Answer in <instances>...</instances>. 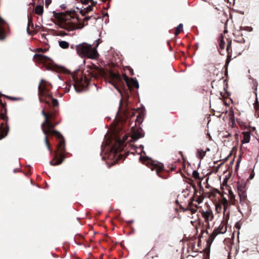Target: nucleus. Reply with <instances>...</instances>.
I'll return each instance as SVG.
<instances>
[{"mask_svg": "<svg viewBox=\"0 0 259 259\" xmlns=\"http://www.w3.org/2000/svg\"><path fill=\"white\" fill-rule=\"evenodd\" d=\"M226 42L224 40V37L222 35L220 38V41L219 44V51L221 55H224V50L225 48Z\"/></svg>", "mask_w": 259, "mask_h": 259, "instance_id": "6ab92c4d", "label": "nucleus"}, {"mask_svg": "<svg viewBox=\"0 0 259 259\" xmlns=\"http://www.w3.org/2000/svg\"><path fill=\"white\" fill-rule=\"evenodd\" d=\"M96 41V44L94 47L91 45L85 42L76 45V51L78 55L92 59H97L99 57V54L97 52V48L102 40L99 38Z\"/></svg>", "mask_w": 259, "mask_h": 259, "instance_id": "39448f33", "label": "nucleus"}, {"mask_svg": "<svg viewBox=\"0 0 259 259\" xmlns=\"http://www.w3.org/2000/svg\"><path fill=\"white\" fill-rule=\"evenodd\" d=\"M206 154V152L202 149H198L197 151V156L200 159H202Z\"/></svg>", "mask_w": 259, "mask_h": 259, "instance_id": "393cba45", "label": "nucleus"}, {"mask_svg": "<svg viewBox=\"0 0 259 259\" xmlns=\"http://www.w3.org/2000/svg\"><path fill=\"white\" fill-rule=\"evenodd\" d=\"M90 70L88 74H84L80 70H78L72 74V79L74 88L77 92L83 91L89 84L92 78H97L102 73V70L95 64L89 66Z\"/></svg>", "mask_w": 259, "mask_h": 259, "instance_id": "7ed1b4c3", "label": "nucleus"}, {"mask_svg": "<svg viewBox=\"0 0 259 259\" xmlns=\"http://www.w3.org/2000/svg\"><path fill=\"white\" fill-rule=\"evenodd\" d=\"M33 60L37 63H48L50 66L51 65L52 60L49 57L42 54H35L33 56Z\"/></svg>", "mask_w": 259, "mask_h": 259, "instance_id": "ddd939ff", "label": "nucleus"}, {"mask_svg": "<svg viewBox=\"0 0 259 259\" xmlns=\"http://www.w3.org/2000/svg\"><path fill=\"white\" fill-rule=\"evenodd\" d=\"M7 106L1 107L0 118L3 120L0 124V140L5 138L9 132V126L8 124L9 117L7 116Z\"/></svg>", "mask_w": 259, "mask_h": 259, "instance_id": "423d86ee", "label": "nucleus"}, {"mask_svg": "<svg viewBox=\"0 0 259 259\" xmlns=\"http://www.w3.org/2000/svg\"><path fill=\"white\" fill-rule=\"evenodd\" d=\"M180 153L181 154H182V152H180Z\"/></svg>", "mask_w": 259, "mask_h": 259, "instance_id": "603ef678", "label": "nucleus"}, {"mask_svg": "<svg viewBox=\"0 0 259 259\" xmlns=\"http://www.w3.org/2000/svg\"><path fill=\"white\" fill-rule=\"evenodd\" d=\"M61 8L62 9H66V6L64 5H62L61 6Z\"/></svg>", "mask_w": 259, "mask_h": 259, "instance_id": "a18cd8bd", "label": "nucleus"}, {"mask_svg": "<svg viewBox=\"0 0 259 259\" xmlns=\"http://www.w3.org/2000/svg\"><path fill=\"white\" fill-rule=\"evenodd\" d=\"M203 198L201 197H199L198 198H197L195 200V201H196L198 204L201 203L203 201Z\"/></svg>", "mask_w": 259, "mask_h": 259, "instance_id": "e433bc0d", "label": "nucleus"}, {"mask_svg": "<svg viewBox=\"0 0 259 259\" xmlns=\"http://www.w3.org/2000/svg\"><path fill=\"white\" fill-rule=\"evenodd\" d=\"M2 96H0V97H1ZM7 106V104H6V102H3L2 100V99H0V106L1 107H2V106Z\"/></svg>", "mask_w": 259, "mask_h": 259, "instance_id": "79ce46f5", "label": "nucleus"}, {"mask_svg": "<svg viewBox=\"0 0 259 259\" xmlns=\"http://www.w3.org/2000/svg\"><path fill=\"white\" fill-rule=\"evenodd\" d=\"M33 27L32 18L31 16H29L28 18V24L27 27V32L29 35H33L34 34L33 31H31L30 28L31 27L33 29Z\"/></svg>", "mask_w": 259, "mask_h": 259, "instance_id": "aec40b11", "label": "nucleus"}, {"mask_svg": "<svg viewBox=\"0 0 259 259\" xmlns=\"http://www.w3.org/2000/svg\"><path fill=\"white\" fill-rule=\"evenodd\" d=\"M52 2V0H45V6L46 7H48V6L51 4Z\"/></svg>", "mask_w": 259, "mask_h": 259, "instance_id": "58836bf2", "label": "nucleus"}, {"mask_svg": "<svg viewBox=\"0 0 259 259\" xmlns=\"http://www.w3.org/2000/svg\"><path fill=\"white\" fill-rule=\"evenodd\" d=\"M237 189L238 195H246V183L243 181L238 182Z\"/></svg>", "mask_w": 259, "mask_h": 259, "instance_id": "a211bd4d", "label": "nucleus"}, {"mask_svg": "<svg viewBox=\"0 0 259 259\" xmlns=\"http://www.w3.org/2000/svg\"><path fill=\"white\" fill-rule=\"evenodd\" d=\"M230 202L231 204L233 205H237L238 204L237 200L235 199V196L229 198Z\"/></svg>", "mask_w": 259, "mask_h": 259, "instance_id": "7c9ffc66", "label": "nucleus"}, {"mask_svg": "<svg viewBox=\"0 0 259 259\" xmlns=\"http://www.w3.org/2000/svg\"><path fill=\"white\" fill-rule=\"evenodd\" d=\"M8 28V23L0 17V40H2L6 37V29Z\"/></svg>", "mask_w": 259, "mask_h": 259, "instance_id": "4468645a", "label": "nucleus"}, {"mask_svg": "<svg viewBox=\"0 0 259 259\" xmlns=\"http://www.w3.org/2000/svg\"><path fill=\"white\" fill-rule=\"evenodd\" d=\"M174 170V168H171V170Z\"/></svg>", "mask_w": 259, "mask_h": 259, "instance_id": "864d4df0", "label": "nucleus"}, {"mask_svg": "<svg viewBox=\"0 0 259 259\" xmlns=\"http://www.w3.org/2000/svg\"><path fill=\"white\" fill-rule=\"evenodd\" d=\"M0 96H4V97H5L7 99H10L11 100H12V101H19V100H21L22 99L21 98H16V97H10V96H8L7 95L2 94L1 93H0Z\"/></svg>", "mask_w": 259, "mask_h": 259, "instance_id": "cd10ccee", "label": "nucleus"}, {"mask_svg": "<svg viewBox=\"0 0 259 259\" xmlns=\"http://www.w3.org/2000/svg\"><path fill=\"white\" fill-rule=\"evenodd\" d=\"M121 102H122V101L121 100L120 101V104L119 108V110H120V109L121 108Z\"/></svg>", "mask_w": 259, "mask_h": 259, "instance_id": "de8ad7c7", "label": "nucleus"}, {"mask_svg": "<svg viewBox=\"0 0 259 259\" xmlns=\"http://www.w3.org/2000/svg\"><path fill=\"white\" fill-rule=\"evenodd\" d=\"M224 208V214L225 215V213L227 212V217H229V211L227 212V209L230 207V204H229V202L227 203V205H222Z\"/></svg>", "mask_w": 259, "mask_h": 259, "instance_id": "c756f323", "label": "nucleus"}, {"mask_svg": "<svg viewBox=\"0 0 259 259\" xmlns=\"http://www.w3.org/2000/svg\"><path fill=\"white\" fill-rule=\"evenodd\" d=\"M65 34H66V33H62L61 35H64Z\"/></svg>", "mask_w": 259, "mask_h": 259, "instance_id": "3c124183", "label": "nucleus"}, {"mask_svg": "<svg viewBox=\"0 0 259 259\" xmlns=\"http://www.w3.org/2000/svg\"><path fill=\"white\" fill-rule=\"evenodd\" d=\"M253 175H250V176H249V178L250 179H252L253 178Z\"/></svg>", "mask_w": 259, "mask_h": 259, "instance_id": "09e8293b", "label": "nucleus"}, {"mask_svg": "<svg viewBox=\"0 0 259 259\" xmlns=\"http://www.w3.org/2000/svg\"><path fill=\"white\" fill-rule=\"evenodd\" d=\"M143 116L141 114H139L136 119V122L138 123H141L142 122Z\"/></svg>", "mask_w": 259, "mask_h": 259, "instance_id": "2f4dec72", "label": "nucleus"}, {"mask_svg": "<svg viewBox=\"0 0 259 259\" xmlns=\"http://www.w3.org/2000/svg\"><path fill=\"white\" fill-rule=\"evenodd\" d=\"M127 137H124L123 140L117 138L115 139L114 144L111 147V152L115 155L118 152L122 151L124 147V143L126 141Z\"/></svg>", "mask_w": 259, "mask_h": 259, "instance_id": "6e6552de", "label": "nucleus"}, {"mask_svg": "<svg viewBox=\"0 0 259 259\" xmlns=\"http://www.w3.org/2000/svg\"><path fill=\"white\" fill-rule=\"evenodd\" d=\"M232 40L227 39V45L226 46V51L227 52V57L225 61V67L226 68L225 75H228V66L231 60L232 56V51L231 48Z\"/></svg>", "mask_w": 259, "mask_h": 259, "instance_id": "9d476101", "label": "nucleus"}, {"mask_svg": "<svg viewBox=\"0 0 259 259\" xmlns=\"http://www.w3.org/2000/svg\"><path fill=\"white\" fill-rule=\"evenodd\" d=\"M193 177L196 179H199V174L198 171L195 170L193 172Z\"/></svg>", "mask_w": 259, "mask_h": 259, "instance_id": "72a5a7b5", "label": "nucleus"}, {"mask_svg": "<svg viewBox=\"0 0 259 259\" xmlns=\"http://www.w3.org/2000/svg\"><path fill=\"white\" fill-rule=\"evenodd\" d=\"M221 209H222V206L221 205H220V204L216 205L215 209L218 212H219L221 211Z\"/></svg>", "mask_w": 259, "mask_h": 259, "instance_id": "4c0bfd02", "label": "nucleus"}, {"mask_svg": "<svg viewBox=\"0 0 259 259\" xmlns=\"http://www.w3.org/2000/svg\"><path fill=\"white\" fill-rule=\"evenodd\" d=\"M242 134L243 135V139L241 140V143L245 144L249 143L250 139V132H243Z\"/></svg>", "mask_w": 259, "mask_h": 259, "instance_id": "412c9836", "label": "nucleus"}, {"mask_svg": "<svg viewBox=\"0 0 259 259\" xmlns=\"http://www.w3.org/2000/svg\"><path fill=\"white\" fill-rule=\"evenodd\" d=\"M44 12L42 6L37 5L35 8V13L38 15H41Z\"/></svg>", "mask_w": 259, "mask_h": 259, "instance_id": "5701e85b", "label": "nucleus"}, {"mask_svg": "<svg viewBox=\"0 0 259 259\" xmlns=\"http://www.w3.org/2000/svg\"><path fill=\"white\" fill-rule=\"evenodd\" d=\"M89 2L91 3L92 5L88 6L86 8H84V9L81 10L80 11V13L83 16L86 15L89 12L92 11L93 10V6H95L96 5V4L94 5L93 3L92 2H91V1H89Z\"/></svg>", "mask_w": 259, "mask_h": 259, "instance_id": "4be33fe9", "label": "nucleus"}, {"mask_svg": "<svg viewBox=\"0 0 259 259\" xmlns=\"http://www.w3.org/2000/svg\"><path fill=\"white\" fill-rule=\"evenodd\" d=\"M219 191L218 190L215 189L211 190L210 192L206 193V196H207L209 198H211V197H214L217 193H219Z\"/></svg>", "mask_w": 259, "mask_h": 259, "instance_id": "b1692460", "label": "nucleus"}, {"mask_svg": "<svg viewBox=\"0 0 259 259\" xmlns=\"http://www.w3.org/2000/svg\"><path fill=\"white\" fill-rule=\"evenodd\" d=\"M59 45L62 49H67L69 46V44L68 42L64 40L60 41Z\"/></svg>", "mask_w": 259, "mask_h": 259, "instance_id": "a878e982", "label": "nucleus"}, {"mask_svg": "<svg viewBox=\"0 0 259 259\" xmlns=\"http://www.w3.org/2000/svg\"><path fill=\"white\" fill-rule=\"evenodd\" d=\"M227 229L226 222L222 221L219 226L214 229L213 231L209 235L207 240V244L210 245L218 234L225 233L227 231Z\"/></svg>", "mask_w": 259, "mask_h": 259, "instance_id": "0eeeda50", "label": "nucleus"}, {"mask_svg": "<svg viewBox=\"0 0 259 259\" xmlns=\"http://www.w3.org/2000/svg\"><path fill=\"white\" fill-rule=\"evenodd\" d=\"M206 223L205 229H209L210 228V224L209 222H205Z\"/></svg>", "mask_w": 259, "mask_h": 259, "instance_id": "37998d69", "label": "nucleus"}, {"mask_svg": "<svg viewBox=\"0 0 259 259\" xmlns=\"http://www.w3.org/2000/svg\"><path fill=\"white\" fill-rule=\"evenodd\" d=\"M201 214L205 222L212 221L214 218L213 212L210 209H207L206 211L202 210L201 211Z\"/></svg>", "mask_w": 259, "mask_h": 259, "instance_id": "f3484780", "label": "nucleus"}, {"mask_svg": "<svg viewBox=\"0 0 259 259\" xmlns=\"http://www.w3.org/2000/svg\"><path fill=\"white\" fill-rule=\"evenodd\" d=\"M235 227L237 229H240V227H241V224H240L239 222H237V223L235 224Z\"/></svg>", "mask_w": 259, "mask_h": 259, "instance_id": "a19ab883", "label": "nucleus"}, {"mask_svg": "<svg viewBox=\"0 0 259 259\" xmlns=\"http://www.w3.org/2000/svg\"><path fill=\"white\" fill-rule=\"evenodd\" d=\"M193 188L194 189L195 191V193H196V186H195V185H194L193 186Z\"/></svg>", "mask_w": 259, "mask_h": 259, "instance_id": "49530a36", "label": "nucleus"}, {"mask_svg": "<svg viewBox=\"0 0 259 259\" xmlns=\"http://www.w3.org/2000/svg\"><path fill=\"white\" fill-rule=\"evenodd\" d=\"M211 70L213 71L214 73H216V74H218L219 70L217 68H216L215 66H212Z\"/></svg>", "mask_w": 259, "mask_h": 259, "instance_id": "c9c22d12", "label": "nucleus"}, {"mask_svg": "<svg viewBox=\"0 0 259 259\" xmlns=\"http://www.w3.org/2000/svg\"><path fill=\"white\" fill-rule=\"evenodd\" d=\"M220 202L221 205H227L229 201L226 198L223 197L220 200Z\"/></svg>", "mask_w": 259, "mask_h": 259, "instance_id": "473e14b6", "label": "nucleus"}, {"mask_svg": "<svg viewBox=\"0 0 259 259\" xmlns=\"http://www.w3.org/2000/svg\"><path fill=\"white\" fill-rule=\"evenodd\" d=\"M253 106H254V109H255V111L256 112H259V102L257 100V96L256 97L255 101L253 104Z\"/></svg>", "mask_w": 259, "mask_h": 259, "instance_id": "c85d7f7f", "label": "nucleus"}, {"mask_svg": "<svg viewBox=\"0 0 259 259\" xmlns=\"http://www.w3.org/2000/svg\"><path fill=\"white\" fill-rule=\"evenodd\" d=\"M191 223L195 226L197 231L200 229L201 233L203 234L205 232L206 234H208V232L205 230L204 223L200 218H198L195 222L191 221Z\"/></svg>", "mask_w": 259, "mask_h": 259, "instance_id": "2eb2a0df", "label": "nucleus"}, {"mask_svg": "<svg viewBox=\"0 0 259 259\" xmlns=\"http://www.w3.org/2000/svg\"><path fill=\"white\" fill-rule=\"evenodd\" d=\"M37 51L39 52H44L45 51L42 48H38L37 49Z\"/></svg>", "mask_w": 259, "mask_h": 259, "instance_id": "c03bdc74", "label": "nucleus"}, {"mask_svg": "<svg viewBox=\"0 0 259 259\" xmlns=\"http://www.w3.org/2000/svg\"><path fill=\"white\" fill-rule=\"evenodd\" d=\"M240 198V203L242 206V208L240 207V206L237 205V209L239 212L241 213H242L241 209H242L243 210H249L250 209V207L249 206V201L247 199L246 195H239Z\"/></svg>", "mask_w": 259, "mask_h": 259, "instance_id": "9b49d317", "label": "nucleus"}, {"mask_svg": "<svg viewBox=\"0 0 259 259\" xmlns=\"http://www.w3.org/2000/svg\"><path fill=\"white\" fill-rule=\"evenodd\" d=\"M52 88V86L50 82L42 79L39 82L38 90L40 102L47 104L41 111L45 120L41 124V128L45 135V144L51 154L52 153L53 150L51 147L48 136L56 137L58 142L54 151V158L50 162L51 165L56 166L63 163L68 152L66 150L64 137L59 132L53 130L61 121L57 120L59 115V102L53 97L51 92Z\"/></svg>", "mask_w": 259, "mask_h": 259, "instance_id": "f257e3e1", "label": "nucleus"}, {"mask_svg": "<svg viewBox=\"0 0 259 259\" xmlns=\"http://www.w3.org/2000/svg\"><path fill=\"white\" fill-rule=\"evenodd\" d=\"M183 25L182 24H180L176 28L175 34L176 35H178L182 31Z\"/></svg>", "mask_w": 259, "mask_h": 259, "instance_id": "bb28decb", "label": "nucleus"}, {"mask_svg": "<svg viewBox=\"0 0 259 259\" xmlns=\"http://www.w3.org/2000/svg\"><path fill=\"white\" fill-rule=\"evenodd\" d=\"M53 13L54 17L58 21L60 27L68 31L81 29L85 25H88L89 20H93L94 21H96L100 18V17L96 14L95 16L84 17L82 23H80L78 18L76 17V14L75 11H67L66 13H57L54 11Z\"/></svg>", "mask_w": 259, "mask_h": 259, "instance_id": "f03ea898", "label": "nucleus"}, {"mask_svg": "<svg viewBox=\"0 0 259 259\" xmlns=\"http://www.w3.org/2000/svg\"><path fill=\"white\" fill-rule=\"evenodd\" d=\"M257 82H254L253 87H252V89L254 90V93L256 97L257 96V94H256V91L257 90Z\"/></svg>", "mask_w": 259, "mask_h": 259, "instance_id": "f704fd0d", "label": "nucleus"}, {"mask_svg": "<svg viewBox=\"0 0 259 259\" xmlns=\"http://www.w3.org/2000/svg\"><path fill=\"white\" fill-rule=\"evenodd\" d=\"M132 130L133 133L131 136V138L133 141H136L139 139L144 137V131L141 128L135 129L134 127H132Z\"/></svg>", "mask_w": 259, "mask_h": 259, "instance_id": "dca6fc26", "label": "nucleus"}, {"mask_svg": "<svg viewBox=\"0 0 259 259\" xmlns=\"http://www.w3.org/2000/svg\"><path fill=\"white\" fill-rule=\"evenodd\" d=\"M235 196L232 190L229 191V198Z\"/></svg>", "mask_w": 259, "mask_h": 259, "instance_id": "ea45409f", "label": "nucleus"}, {"mask_svg": "<svg viewBox=\"0 0 259 259\" xmlns=\"http://www.w3.org/2000/svg\"><path fill=\"white\" fill-rule=\"evenodd\" d=\"M103 17H105V16H108V14L106 13H105V14H103Z\"/></svg>", "mask_w": 259, "mask_h": 259, "instance_id": "8fccbe9b", "label": "nucleus"}, {"mask_svg": "<svg viewBox=\"0 0 259 259\" xmlns=\"http://www.w3.org/2000/svg\"><path fill=\"white\" fill-rule=\"evenodd\" d=\"M150 168L152 170H155L157 175L162 179H165L166 177L162 175L164 170L163 165L162 163H152L150 166Z\"/></svg>", "mask_w": 259, "mask_h": 259, "instance_id": "f8f14e48", "label": "nucleus"}, {"mask_svg": "<svg viewBox=\"0 0 259 259\" xmlns=\"http://www.w3.org/2000/svg\"><path fill=\"white\" fill-rule=\"evenodd\" d=\"M108 78L109 82L120 93L124 87V82L130 90L134 88H139L138 81L133 78H129L125 74H123L121 76L119 73L111 71L109 73Z\"/></svg>", "mask_w": 259, "mask_h": 259, "instance_id": "20e7f679", "label": "nucleus"}, {"mask_svg": "<svg viewBox=\"0 0 259 259\" xmlns=\"http://www.w3.org/2000/svg\"><path fill=\"white\" fill-rule=\"evenodd\" d=\"M194 200V198H191L189 200L188 204L186 205V207L183 206L182 205H180L179 206L181 210L183 212L190 211L192 214L195 213L196 212H197L198 206L197 204H195L193 203Z\"/></svg>", "mask_w": 259, "mask_h": 259, "instance_id": "1a4fd4ad", "label": "nucleus"}]
</instances>
